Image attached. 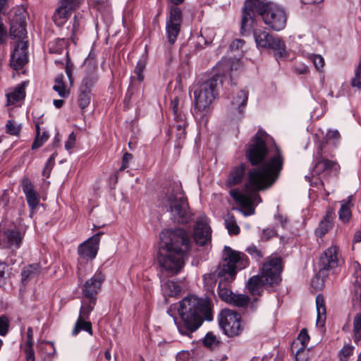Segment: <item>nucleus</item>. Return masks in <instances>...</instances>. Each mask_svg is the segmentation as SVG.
<instances>
[{
    "label": "nucleus",
    "mask_w": 361,
    "mask_h": 361,
    "mask_svg": "<svg viewBox=\"0 0 361 361\" xmlns=\"http://www.w3.org/2000/svg\"><path fill=\"white\" fill-rule=\"evenodd\" d=\"M245 154L252 166H261L248 171L245 185V193L233 189L230 191V195L240 206L239 212H242L244 216H249L254 214L255 205L262 201L258 192L270 188L279 177L283 169V158L276 146L268 149L258 133L252 139Z\"/></svg>",
    "instance_id": "1"
},
{
    "label": "nucleus",
    "mask_w": 361,
    "mask_h": 361,
    "mask_svg": "<svg viewBox=\"0 0 361 361\" xmlns=\"http://www.w3.org/2000/svg\"><path fill=\"white\" fill-rule=\"evenodd\" d=\"M158 253L159 265L169 274H177L180 271L193 245L189 234L182 228H168L160 235Z\"/></svg>",
    "instance_id": "2"
},
{
    "label": "nucleus",
    "mask_w": 361,
    "mask_h": 361,
    "mask_svg": "<svg viewBox=\"0 0 361 361\" xmlns=\"http://www.w3.org/2000/svg\"><path fill=\"white\" fill-rule=\"evenodd\" d=\"M178 313L183 324L176 323L177 328L180 334L185 336H190L201 326L203 317L208 321L212 319L210 300L193 295L180 302Z\"/></svg>",
    "instance_id": "3"
},
{
    "label": "nucleus",
    "mask_w": 361,
    "mask_h": 361,
    "mask_svg": "<svg viewBox=\"0 0 361 361\" xmlns=\"http://www.w3.org/2000/svg\"><path fill=\"white\" fill-rule=\"evenodd\" d=\"M248 264L245 254L225 246L222 255V262L214 273L205 274L203 279L210 286L215 283L216 276L219 282L231 283L236 276L238 270L244 269Z\"/></svg>",
    "instance_id": "4"
},
{
    "label": "nucleus",
    "mask_w": 361,
    "mask_h": 361,
    "mask_svg": "<svg viewBox=\"0 0 361 361\" xmlns=\"http://www.w3.org/2000/svg\"><path fill=\"white\" fill-rule=\"evenodd\" d=\"M160 205L170 213L174 224H187L192 219L188 199L180 184L176 183L160 200Z\"/></svg>",
    "instance_id": "5"
},
{
    "label": "nucleus",
    "mask_w": 361,
    "mask_h": 361,
    "mask_svg": "<svg viewBox=\"0 0 361 361\" xmlns=\"http://www.w3.org/2000/svg\"><path fill=\"white\" fill-rule=\"evenodd\" d=\"M221 80L219 75L207 80H198L193 84L194 112L195 114L208 112L213 102L218 97Z\"/></svg>",
    "instance_id": "6"
},
{
    "label": "nucleus",
    "mask_w": 361,
    "mask_h": 361,
    "mask_svg": "<svg viewBox=\"0 0 361 361\" xmlns=\"http://www.w3.org/2000/svg\"><path fill=\"white\" fill-rule=\"evenodd\" d=\"M256 12L262 16L264 23L274 30L280 31L286 27L288 15L280 6L267 2Z\"/></svg>",
    "instance_id": "7"
},
{
    "label": "nucleus",
    "mask_w": 361,
    "mask_h": 361,
    "mask_svg": "<svg viewBox=\"0 0 361 361\" xmlns=\"http://www.w3.org/2000/svg\"><path fill=\"white\" fill-rule=\"evenodd\" d=\"M282 270L281 258L277 256H270L260 267L258 274L262 278L266 285L274 288L281 281Z\"/></svg>",
    "instance_id": "8"
},
{
    "label": "nucleus",
    "mask_w": 361,
    "mask_h": 361,
    "mask_svg": "<svg viewBox=\"0 0 361 361\" xmlns=\"http://www.w3.org/2000/svg\"><path fill=\"white\" fill-rule=\"evenodd\" d=\"M253 36L258 48L272 49L276 59L286 56V44L280 37H274L262 29L254 30Z\"/></svg>",
    "instance_id": "9"
},
{
    "label": "nucleus",
    "mask_w": 361,
    "mask_h": 361,
    "mask_svg": "<svg viewBox=\"0 0 361 361\" xmlns=\"http://www.w3.org/2000/svg\"><path fill=\"white\" fill-rule=\"evenodd\" d=\"M171 3L168 6L169 15L166 20V32L168 42L173 44L180 31V25L183 20L182 11L177 6L185 0H169Z\"/></svg>",
    "instance_id": "10"
},
{
    "label": "nucleus",
    "mask_w": 361,
    "mask_h": 361,
    "mask_svg": "<svg viewBox=\"0 0 361 361\" xmlns=\"http://www.w3.org/2000/svg\"><path fill=\"white\" fill-rule=\"evenodd\" d=\"M339 264L338 247L331 245L322 254L319 260V271L317 276L312 281V285L315 288H320L323 284L319 283V278L326 277L328 271L337 267Z\"/></svg>",
    "instance_id": "11"
},
{
    "label": "nucleus",
    "mask_w": 361,
    "mask_h": 361,
    "mask_svg": "<svg viewBox=\"0 0 361 361\" xmlns=\"http://www.w3.org/2000/svg\"><path fill=\"white\" fill-rule=\"evenodd\" d=\"M219 325L224 333L228 337L238 336L243 331L241 317L235 311L224 309L221 312Z\"/></svg>",
    "instance_id": "12"
},
{
    "label": "nucleus",
    "mask_w": 361,
    "mask_h": 361,
    "mask_svg": "<svg viewBox=\"0 0 361 361\" xmlns=\"http://www.w3.org/2000/svg\"><path fill=\"white\" fill-rule=\"evenodd\" d=\"M267 2L264 0H246L244 8L243 9V17L241 20V34L246 35L250 30L254 23V18L256 11H257L261 6L265 5Z\"/></svg>",
    "instance_id": "13"
},
{
    "label": "nucleus",
    "mask_w": 361,
    "mask_h": 361,
    "mask_svg": "<svg viewBox=\"0 0 361 361\" xmlns=\"http://www.w3.org/2000/svg\"><path fill=\"white\" fill-rule=\"evenodd\" d=\"M230 283L219 282L218 293L219 298L228 304L238 307H246L249 302L250 298L244 294H235L227 288Z\"/></svg>",
    "instance_id": "14"
},
{
    "label": "nucleus",
    "mask_w": 361,
    "mask_h": 361,
    "mask_svg": "<svg viewBox=\"0 0 361 361\" xmlns=\"http://www.w3.org/2000/svg\"><path fill=\"white\" fill-rule=\"evenodd\" d=\"M82 0H61L60 6L56 10L53 18L58 26L63 25L70 16L71 12L76 9Z\"/></svg>",
    "instance_id": "15"
},
{
    "label": "nucleus",
    "mask_w": 361,
    "mask_h": 361,
    "mask_svg": "<svg viewBox=\"0 0 361 361\" xmlns=\"http://www.w3.org/2000/svg\"><path fill=\"white\" fill-rule=\"evenodd\" d=\"M105 280V275L101 271H97L82 286V293L86 298H97L102 283Z\"/></svg>",
    "instance_id": "16"
},
{
    "label": "nucleus",
    "mask_w": 361,
    "mask_h": 361,
    "mask_svg": "<svg viewBox=\"0 0 361 361\" xmlns=\"http://www.w3.org/2000/svg\"><path fill=\"white\" fill-rule=\"evenodd\" d=\"M27 42L19 40L14 46V50L11 54V66L15 70H20L28 62Z\"/></svg>",
    "instance_id": "17"
},
{
    "label": "nucleus",
    "mask_w": 361,
    "mask_h": 361,
    "mask_svg": "<svg viewBox=\"0 0 361 361\" xmlns=\"http://www.w3.org/2000/svg\"><path fill=\"white\" fill-rule=\"evenodd\" d=\"M101 235L102 233H98L80 245L78 251L81 258L88 260L96 257Z\"/></svg>",
    "instance_id": "18"
},
{
    "label": "nucleus",
    "mask_w": 361,
    "mask_h": 361,
    "mask_svg": "<svg viewBox=\"0 0 361 361\" xmlns=\"http://www.w3.org/2000/svg\"><path fill=\"white\" fill-rule=\"evenodd\" d=\"M24 235V231L19 227H0V243H6L10 246L19 247Z\"/></svg>",
    "instance_id": "19"
},
{
    "label": "nucleus",
    "mask_w": 361,
    "mask_h": 361,
    "mask_svg": "<svg viewBox=\"0 0 361 361\" xmlns=\"http://www.w3.org/2000/svg\"><path fill=\"white\" fill-rule=\"evenodd\" d=\"M98 80L97 64L90 59L85 63V73L82 80L80 87L92 90Z\"/></svg>",
    "instance_id": "20"
},
{
    "label": "nucleus",
    "mask_w": 361,
    "mask_h": 361,
    "mask_svg": "<svg viewBox=\"0 0 361 361\" xmlns=\"http://www.w3.org/2000/svg\"><path fill=\"white\" fill-rule=\"evenodd\" d=\"M10 35L18 41L24 40L26 37V20L24 16H16L11 20Z\"/></svg>",
    "instance_id": "21"
},
{
    "label": "nucleus",
    "mask_w": 361,
    "mask_h": 361,
    "mask_svg": "<svg viewBox=\"0 0 361 361\" xmlns=\"http://www.w3.org/2000/svg\"><path fill=\"white\" fill-rule=\"evenodd\" d=\"M248 94L249 92L247 90H241L231 99V110L239 118L243 114L244 108L247 104Z\"/></svg>",
    "instance_id": "22"
},
{
    "label": "nucleus",
    "mask_w": 361,
    "mask_h": 361,
    "mask_svg": "<svg viewBox=\"0 0 361 361\" xmlns=\"http://www.w3.org/2000/svg\"><path fill=\"white\" fill-rule=\"evenodd\" d=\"M22 188L29 207L31 209H35L39 204V195L35 190L33 184L27 178L22 180Z\"/></svg>",
    "instance_id": "23"
},
{
    "label": "nucleus",
    "mask_w": 361,
    "mask_h": 361,
    "mask_svg": "<svg viewBox=\"0 0 361 361\" xmlns=\"http://www.w3.org/2000/svg\"><path fill=\"white\" fill-rule=\"evenodd\" d=\"M354 269V283L356 287L355 297L353 298V305L357 310H361V266L357 262L353 264Z\"/></svg>",
    "instance_id": "24"
},
{
    "label": "nucleus",
    "mask_w": 361,
    "mask_h": 361,
    "mask_svg": "<svg viewBox=\"0 0 361 361\" xmlns=\"http://www.w3.org/2000/svg\"><path fill=\"white\" fill-rule=\"evenodd\" d=\"M339 169V165L337 162L329 160L323 157L317 159L313 169V173L319 175L322 173L337 172Z\"/></svg>",
    "instance_id": "25"
},
{
    "label": "nucleus",
    "mask_w": 361,
    "mask_h": 361,
    "mask_svg": "<svg viewBox=\"0 0 361 361\" xmlns=\"http://www.w3.org/2000/svg\"><path fill=\"white\" fill-rule=\"evenodd\" d=\"M245 164H240L235 167H233L227 178L226 185L228 188H231L236 185L240 184L245 175Z\"/></svg>",
    "instance_id": "26"
},
{
    "label": "nucleus",
    "mask_w": 361,
    "mask_h": 361,
    "mask_svg": "<svg viewBox=\"0 0 361 361\" xmlns=\"http://www.w3.org/2000/svg\"><path fill=\"white\" fill-rule=\"evenodd\" d=\"M249 293L252 295H259L263 292L264 287L270 288L265 284L262 278L259 275H255L249 279L246 285Z\"/></svg>",
    "instance_id": "27"
},
{
    "label": "nucleus",
    "mask_w": 361,
    "mask_h": 361,
    "mask_svg": "<svg viewBox=\"0 0 361 361\" xmlns=\"http://www.w3.org/2000/svg\"><path fill=\"white\" fill-rule=\"evenodd\" d=\"M353 196H349L346 200L341 202V205L338 212L339 219L343 224L349 222L351 218V207L353 206L352 203Z\"/></svg>",
    "instance_id": "28"
},
{
    "label": "nucleus",
    "mask_w": 361,
    "mask_h": 361,
    "mask_svg": "<svg viewBox=\"0 0 361 361\" xmlns=\"http://www.w3.org/2000/svg\"><path fill=\"white\" fill-rule=\"evenodd\" d=\"M193 235L195 243L203 246L211 239L210 227H195Z\"/></svg>",
    "instance_id": "29"
},
{
    "label": "nucleus",
    "mask_w": 361,
    "mask_h": 361,
    "mask_svg": "<svg viewBox=\"0 0 361 361\" xmlns=\"http://www.w3.org/2000/svg\"><path fill=\"white\" fill-rule=\"evenodd\" d=\"M25 85L26 82H23L17 85L13 92L6 94L8 105L15 104L25 98Z\"/></svg>",
    "instance_id": "30"
},
{
    "label": "nucleus",
    "mask_w": 361,
    "mask_h": 361,
    "mask_svg": "<svg viewBox=\"0 0 361 361\" xmlns=\"http://www.w3.org/2000/svg\"><path fill=\"white\" fill-rule=\"evenodd\" d=\"M40 265L38 263L25 267L21 272L22 282L25 283L30 279L37 276L40 272Z\"/></svg>",
    "instance_id": "31"
},
{
    "label": "nucleus",
    "mask_w": 361,
    "mask_h": 361,
    "mask_svg": "<svg viewBox=\"0 0 361 361\" xmlns=\"http://www.w3.org/2000/svg\"><path fill=\"white\" fill-rule=\"evenodd\" d=\"M162 291L165 296L175 297L181 292L180 285L173 281H167L162 286Z\"/></svg>",
    "instance_id": "32"
},
{
    "label": "nucleus",
    "mask_w": 361,
    "mask_h": 361,
    "mask_svg": "<svg viewBox=\"0 0 361 361\" xmlns=\"http://www.w3.org/2000/svg\"><path fill=\"white\" fill-rule=\"evenodd\" d=\"M92 90L79 87L78 95V104L82 110L85 109L90 104L92 99Z\"/></svg>",
    "instance_id": "33"
},
{
    "label": "nucleus",
    "mask_w": 361,
    "mask_h": 361,
    "mask_svg": "<svg viewBox=\"0 0 361 361\" xmlns=\"http://www.w3.org/2000/svg\"><path fill=\"white\" fill-rule=\"evenodd\" d=\"M88 302L82 301L78 318L88 319L90 312L94 310L97 298H87Z\"/></svg>",
    "instance_id": "34"
},
{
    "label": "nucleus",
    "mask_w": 361,
    "mask_h": 361,
    "mask_svg": "<svg viewBox=\"0 0 361 361\" xmlns=\"http://www.w3.org/2000/svg\"><path fill=\"white\" fill-rule=\"evenodd\" d=\"M203 345L210 350H215L221 345V341L214 333L208 332L202 340Z\"/></svg>",
    "instance_id": "35"
},
{
    "label": "nucleus",
    "mask_w": 361,
    "mask_h": 361,
    "mask_svg": "<svg viewBox=\"0 0 361 361\" xmlns=\"http://www.w3.org/2000/svg\"><path fill=\"white\" fill-rule=\"evenodd\" d=\"M86 319H87L78 318L73 330V335H77L81 330H84L90 335H92V324L90 322L86 321Z\"/></svg>",
    "instance_id": "36"
},
{
    "label": "nucleus",
    "mask_w": 361,
    "mask_h": 361,
    "mask_svg": "<svg viewBox=\"0 0 361 361\" xmlns=\"http://www.w3.org/2000/svg\"><path fill=\"white\" fill-rule=\"evenodd\" d=\"M316 306L317 311V323H322L326 319V307L324 305V298L322 295H318L316 298Z\"/></svg>",
    "instance_id": "37"
},
{
    "label": "nucleus",
    "mask_w": 361,
    "mask_h": 361,
    "mask_svg": "<svg viewBox=\"0 0 361 361\" xmlns=\"http://www.w3.org/2000/svg\"><path fill=\"white\" fill-rule=\"evenodd\" d=\"M214 32L212 30L206 28L204 30H202L200 32V36L198 37V44H201L204 42V44L209 45L211 44L214 38Z\"/></svg>",
    "instance_id": "38"
},
{
    "label": "nucleus",
    "mask_w": 361,
    "mask_h": 361,
    "mask_svg": "<svg viewBox=\"0 0 361 361\" xmlns=\"http://www.w3.org/2000/svg\"><path fill=\"white\" fill-rule=\"evenodd\" d=\"M187 121L185 115H178L174 116V123L171 126L172 132L178 130H185Z\"/></svg>",
    "instance_id": "39"
},
{
    "label": "nucleus",
    "mask_w": 361,
    "mask_h": 361,
    "mask_svg": "<svg viewBox=\"0 0 361 361\" xmlns=\"http://www.w3.org/2000/svg\"><path fill=\"white\" fill-rule=\"evenodd\" d=\"M147 63V57L142 56L138 60L137 65L135 68V73L137 75V79L139 82H142L144 80V75L142 74Z\"/></svg>",
    "instance_id": "40"
},
{
    "label": "nucleus",
    "mask_w": 361,
    "mask_h": 361,
    "mask_svg": "<svg viewBox=\"0 0 361 361\" xmlns=\"http://www.w3.org/2000/svg\"><path fill=\"white\" fill-rule=\"evenodd\" d=\"M355 347L350 344L345 345L338 352L340 361H348L350 357L353 354Z\"/></svg>",
    "instance_id": "41"
},
{
    "label": "nucleus",
    "mask_w": 361,
    "mask_h": 361,
    "mask_svg": "<svg viewBox=\"0 0 361 361\" xmlns=\"http://www.w3.org/2000/svg\"><path fill=\"white\" fill-rule=\"evenodd\" d=\"M354 341L361 340V313H357L353 320Z\"/></svg>",
    "instance_id": "42"
},
{
    "label": "nucleus",
    "mask_w": 361,
    "mask_h": 361,
    "mask_svg": "<svg viewBox=\"0 0 361 361\" xmlns=\"http://www.w3.org/2000/svg\"><path fill=\"white\" fill-rule=\"evenodd\" d=\"M49 135L47 131H43L39 135H36L35 140L32 145V149H37L41 147L49 139Z\"/></svg>",
    "instance_id": "43"
},
{
    "label": "nucleus",
    "mask_w": 361,
    "mask_h": 361,
    "mask_svg": "<svg viewBox=\"0 0 361 361\" xmlns=\"http://www.w3.org/2000/svg\"><path fill=\"white\" fill-rule=\"evenodd\" d=\"M65 41L63 39H58L53 42H51L49 47V51L51 53H55L61 54L65 51L64 49Z\"/></svg>",
    "instance_id": "44"
},
{
    "label": "nucleus",
    "mask_w": 361,
    "mask_h": 361,
    "mask_svg": "<svg viewBox=\"0 0 361 361\" xmlns=\"http://www.w3.org/2000/svg\"><path fill=\"white\" fill-rule=\"evenodd\" d=\"M350 84L353 87H356L358 90H361V59H360L358 66L355 70V75L351 79Z\"/></svg>",
    "instance_id": "45"
},
{
    "label": "nucleus",
    "mask_w": 361,
    "mask_h": 361,
    "mask_svg": "<svg viewBox=\"0 0 361 361\" xmlns=\"http://www.w3.org/2000/svg\"><path fill=\"white\" fill-rule=\"evenodd\" d=\"M20 128V125H18L14 121L9 120L6 125V132L11 135H18Z\"/></svg>",
    "instance_id": "46"
},
{
    "label": "nucleus",
    "mask_w": 361,
    "mask_h": 361,
    "mask_svg": "<svg viewBox=\"0 0 361 361\" xmlns=\"http://www.w3.org/2000/svg\"><path fill=\"white\" fill-rule=\"evenodd\" d=\"M9 203V197L6 193L0 196V219L3 218Z\"/></svg>",
    "instance_id": "47"
},
{
    "label": "nucleus",
    "mask_w": 361,
    "mask_h": 361,
    "mask_svg": "<svg viewBox=\"0 0 361 361\" xmlns=\"http://www.w3.org/2000/svg\"><path fill=\"white\" fill-rule=\"evenodd\" d=\"M246 252L257 260L262 259L264 256V253L262 252V250L253 245L247 247L246 248Z\"/></svg>",
    "instance_id": "48"
},
{
    "label": "nucleus",
    "mask_w": 361,
    "mask_h": 361,
    "mask_svg": "<svg viewBox=\"0 0 361 361\" xmlns=\"http://www.w3.org/2000/svg\"><path fill=\"white\" fill-rule=\"evenodd\" d=\"M194 216L195 226H208L209 224V219L203 213H198Z\"/></svg>",
    "instance_id": "49"
},
{
    "label": "nucleus",
    "mask_w": 361,
    "mask_h": 361,
    "mask_svg": "<svg viewBox=\"0 0 361 361\" xmlns=\"http://www.w3.org/2000/svg\"><path fill=\"white\" fill-rule=\"evenodd\" d=\"M9 321L5 315L0 316V335L5 336L8 331Z\"/></svg>",
    "instance_id": "50"
},
{
    "label": "nucleus",
    "mask_w": 361,
    "mask_h": 361,
    "mask_svg": "<svg viewBox=\"0 0 361 361\" xmlns=\"http://www.w3.org/2000/svg\"><path fill=\"white\" fill-rule=\"evenodd\" d=\"M311 60L312 61L315 68L319 71L324 65V60L321 55L313 54L311 56Z\"/></svg>",
    "instance_id": "51"
},
{
    "label": "nucleus",
    "mask_w": 361,
    "mask_h": 361,
    "mask_svg": "<svg viewBox=\"0 0 361 361\" xmlns=\"http://www.w3.org/2000/svg\"><path fill=\"white\" fill-rule=\"evenodd\" d=\"M295 341H299V343L307 345V343L310 341V336L306 329H302L300 331L297 339Z\"/></svg>",
    "instance_id": "52"
},
{
    "label": "nucleus",
    "mask_w": 361,
    "mask_h": 361,
    "mask_svg": "<svg viewBox=\"0 0 361 361\" xmlns=\"http://www.w3.org/2000/svg\"><path fill=\"white\" fill-rule=\"evenodd\" d=\"M291 350L293 353H304L309 352V350L307 349V345L305 344L299 343V341H293L291 345Z\"/></svg>",
    "instance_id": "53"
},
{
    "label": "nucleus",
    "mask_w": 361,
    "mask_h": 361,
    "mask_svg": "<svg viewBox=\"0 0 361 361\" xmlns=\"http://www.w3.org/2000/svg\"><path fill=\"white\" fill-rule=\"evenodd\" d=\"M53 89L58 92L61 97H67L69 94V91L66 89L64 84H55Z\"/></svg>",
    "instance_id": "54"
},
{
    "label": "nucleus",
    "mask_w": 361,
    "mask_h": 361,
    "mask_svg": "<svg viewBox=\"0 0 361 361\" xmlns=\"http://www.w3.org/2000/svg\"><path fill=\"white\" fill-rule=\"evenodd\" d=\"M80 18H81V16L79 17L78 15H75L74 18H73V27L71 30V39L73 42H74L73 37L80 29Z\"/></svg>",
    "instance_id": "55"
},
{
    "label": "nucleus",
    "mask_w": 361,
    "mask_h": 361,
    "mask_svg": "<svg viewBox=\"0 0 361 361\" xmlns=\"http://www.w3.org/2000/svg\"><path fill=\"white\" fill-rule=\"evenodd\" d=\"M335 216V214L334 212V209L332 208H329L326 213V215L323 217V219L321 220V224H331L333 221V219Z\"/></svg>",
    "instance_id": "56"
},
{
    "label": "nucleus",
    "mask_w": 361,
    "mask_h": 361,
    "mask_svg": "<svg viewBox=\"0 0 361 361\" xmlns=\"http://www.w3.org/2000/svg\"><path fill=\"white\" fill-rule=\"evenodd\" d=\"M276 234L274 227H267L262 231V238L265 240H269Z\"/></svg>",
    "instance_id": "57"
},
{
    "label": "nucleus",
    "mask_w": 361,
    "mask_h": 361,
    "mask_svg": "<svg viewBox=\"0 0 361 361\" xmlns=\"http://www.w3.org/2000/svg\"><path fill=\"white\" fill-rule=\"evenodd\" d=\"M225 226H237L236 220L233 214L227 213L224 216Z\"/></svg>",
    "instance_id": "58"
},
{
    "label": "nucleus",
    "mask_w": 361,
    "mask_h": 361,
    "mask_svg": "<svg viewBox=\"0 0 361 361\" xmlns=\"http://www.w3.org/2000/svg\"><path fill=\"white\" fill-rule=\"evenodd\" d=\"M178 98H174L171 102V107L173 111V116H178V115H184L181 113V111L178 109Z\"/></svg>",
    "instance_id": "59"
},
{
    "label": "nucleus",
    "mask_w": 361,
    "mask_h": 361,
    "mask_svg": "<svg viewBox=\"0 0 361 361\" xmlns=\"http://www.w3.org/2000/svg\"><path fill=\"white\" fill-rule=\"evenodd\" d=\"M24 352L25 353L26 361H35V351L32 348L25 347Z\"/></svg>",
    "instance_id": "60"
},
{
    "label": "nucleus",
    "mask_w": 361,
    "mask_h": 361,
    "mask_svg": "<svg viewBox=\"0 0 361 361\" xmlns=\"http://www.w3.org/2000/svg\"><path fill=\"white\" fill-rule=\"evenodd\" d=\"M133 159V155L130 153L126 152L123 154L122 159V165L120 167L119 170H123L128 167V162Z\"/></svg>",
    "instance_id": "61"
},
{
    "label": "nucleus",
    "mask_w": 361,
    "mask_h": 361,
    "mask_svg": "<svg viewBox=\"0 0 361 361\" xmlns=\"http://www.w3.org/2000/svg\"><path fill=\"white\" fill-rule=\"evenodd\" d=\"M75 143V135L74 133H71L69 135L68 140L65 143V147L67 150L71 149Z\"/></svg>",
    "instance_id": "62"
},
{
    "label": "nucleus",
    "mask_w": 361,
    "mask_h": 361,
    "mask_svg": "<svg viewBox=\"0 0 361 361\" xmlns=\"http://www.w3.org/2000/svg\"><path fill=\"white\" fill-rule=\"evenodd\" d=\"M6 268V264L0 262V286H2L5 283V270Z\"/></svg>",
    "instance_id": "63"
},
{
    "label": "nucleus",
    "mask_w": 361,
    "mask_h": 361,
    "mask_svg": "<svg viewBox=\"0 0 361 361\" xmlns=\"http://www.w3.org/2000/svg\"><path fill=\"white\" fill-rule=\"evenodd\" d=\"M295 354V361H307L308 357V352L293 353Z\"/></svg>",
    "instance_id": "64"
}]
</instances>
